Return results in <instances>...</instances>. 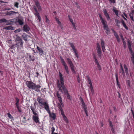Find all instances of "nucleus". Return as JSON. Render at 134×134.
<instances>
[{"instance_id": "3c124183", "label": "nucleus", "mask_w": 134, "mask_h": 134, "mask_svg": "<svg viewBox=\"0 0 134 134\" xmlns=\"http://www.w3.org/2000/svg\"><path fill=\"white\" fill-rule=\"evenodd\" d=\"M15 105L16 106V107L18 109H19V103L16 102L15 103Z\"/></svg>"}, {"instance_id": "393cba45", "label": "nucleus", "mask_w": 134, "mask_h": 134, "mask_svg": "<svg viewBox=\"0 0 134 134\" xmlns=\"http://www.w3.org/2000/svg\"><path fill=\"white\" fill-rule=\"evenodd\" d=\"M37 48L39 52V53L41 55L43 54V51L42 49L40 48L38 46H37Z\"/></svg>"}, {"instance_id": "9d476101", "label": "nucleus", "mask_w": 134, "mask_h": 134, "mask_svg": "<svg viewBox=\"0 0 134 134\" xmlns=\"http://www.w3.org/2000/svg\"><path fill=\"white\" fill-rule=\"evenodd\" d=\"M93 57L94 59V62H95L96 65L97 66L98 69L99 70H100L101 69V67L100 65L99 64L98 62L96 59L95 56L94 55Z\"/></svg>"}, {"instance_id": "603ef678", "label": "nucleus", "mask_w": 134, "mask_h": 134, "mask_svg": "<svg viewBox=\"0 0 134 134\" xmlns=\"http://www.w3.org/2000/svg\"><path fill=\"white\" fill-rule=\"evenodd\" d=\"M72 25L73 26V27L74 29L75 30H76V28L75 26V25L74 23H72Z\"/></svg>"}, {"instance_id": "a19ab883", "label": "nucleus", "mask_w": 134, "mask_h": 134, "mask_svg": "<svg viewBox=\"0 0 134 134\" xmlns=\"http://www.w3.org/2000/svg\"><path fill=\"white\" fill-rule=\"evenodd\" d=\"M67 62L68 64H69V63H70L71 62H72L71 60L69 59V58H67L66 59Z\"/></svg>"}, {"instance_id": "ea45409f", "label": "nucleus", "mask_w": 134, "mask_h": 134, "mask_svg": "<svg viewBox=\"0 0 134 134\" xmlns=\"http://www.w3.org/2000/svg\"><path fill=\"white\" fill-rule=\"evenodd\" d=\"M19 3L16 2L14 3V6L16 7L17 8H18Z\"/></svg>"}, {"instance_id": "e433bc0d", "label": "nucleus", "mask_w": 134, "mask_h": 134, "mask_svg": "<svg viewBox=\"0 0 134 134\" xmlns=\"http://www.w3.org/2000/svg\"><path fill=\"white\" fill-rule=\"evenodd\" d=\"M131 54L132 55V57H131V60L132 61L133 63L134 64V56L133 55V54L132 52H131Z\"/></svg>"}, {"instance_id": "49530a36", "label": "nucleus", "mask_w": 134, "mask_h": 134, "mask_svg": "<svg viewBox=\"0 0 134 134\" xmlns=\"http://www.w3.org/2000/svg\"><path fill=\"white\" fill-rule=\"evenodd\" d=\"M113 31L114 32V35H115L116 37L119 36L118 34H117V33L114 30H113Z\"/></svg>"}, {"instance_id": "412c9836", "label": "nucleus", "mask_w": 134, "mask_h": 134, "mask_svg": "<svg viewBox=\"0 0 134 134\" xmlns=\"http://www.w3.org/2000/svg\"><path fill=\"white\" fill-rule=\"evenodd\" d=\"M101 21L103 27L108 26L107 22L104 19Z\"/></svg>"}, {"instance_id": "1a4fd4ad", "label": "nucleus", "mask_w": 134, "mask_h": 134, "mask_svg": "<svg viewBox=\"0 0 134 134\" xmlns=\"http://www.w3.org/2000/svg\"><path fill=\"white\" fill-rule=\"evenodd\" d=\"M17 19L16 18L9 20H8L7 23H6V25H7L11 24H12L15 23Z\"/></svg>"}, {"instance_id": "37998d69", "label": "nucleus", "mask_w": 134, "mask_h": 134, "mask_svg": "<svg viewBox=\"0 0 134 134\" xmlns=\"http://www.w3.org/2000/svg\"><path fill=\"white\" fill-rule=\"evenodd\" d=\"M109 1L110 2V3H115V0H109Z\"/></svg>"}, {"instance_id": "5fc2aeb1", "label": "nucleus", "mask_w": 134, "mask_h": 134, "mask_svg": "<svg viewBox=\"0 0 134 134\" xmlns=\"http://www.w3.org/2000/svg\"><path fill=\"white\" fill-rule=\"evenodd\" d=\"M77 79L78 82L80 83V80L79 76H78Z\"/></svg>"}, {"instance_id": "4be33fe9", "label": "nucleus", "mask_w": 134, "mask_h": 134, "mask_svg": "<svg viewBox=\"0 0 134 134\" xmlns=\"http://www.w3.org/2000/svg\"><path fill=\"white\" fill-rule=\"evenodd\" d=\"M101 45L102 47V49L103 51L104 52L105 49V47L104 46V42L103 40L102 39L101 40Z\"/></svg>"}, {"instance_id": "052dcab7", "label": "nucleus", "mask_w": 134, "mask_h": 134, "mask_svg": "<svg viewBox=\"0 0 134 134\" xmlns=\"http://www.w3.org/2000/svg\"><path fill=\"white\" fill-rule=\"evenodd\" d=\"M122 41L123 42V44L124 46H125L126 45V43L124 41V39L123 40H122Z\"/></svg>"}, {"instance_id": "f8f14e48", "label": "nucleus", "mask_w": 134, "mask_h": 134, "mask_svg": "<svg viewBox=\"0 0 134 134\" xmlns=\"http://www.w3.org/2000/svg\"><path fill=\"white\" fill-rule=\"evenodd\" d=\"M69 65L71 70L72 72L76 74V73L74 69V67L72 62H71L70 63H69Z\"/></svg>"}, {"instance_id": "39448f33", "label": "nucleus", "mask_w": 134, "mask_h": 134, "mask_svg": "<svg viewBox=\"0 0 134 134\" xmlns=\"http://www.w3.org/2000/svg\"><path fill=\"white\" fill-rule=\"evenodd\" d=\"M37 100L41 106L44 105V104L46 102L44 99L41 97H38L37 98Z\"/></svg>"}, {"instance_id": "7c9ffc66", "label": "nucleus", "mask_w": 134, "mask_h": 134, "mask_svg": "<svg viewBox=\"0 0 134 134\" xmlns=\"http://www.w3.org/2000/svg\"><path fill=\"white\" fill-rule=\"evenodd\" d=\"M8 20H7L4 19H2L0 20V23H2L4 22L5 23H7Z\"/></svg>"}, {"instance_id": "72a5a7b5", "label": "nucleus", "mask_w": 134, "mask_h": 134, "mask_svg": "<svg viewBox=\"0 0 134 134\" xmlns=\"http://www.w3.org/2000/svg\"><path fill=\"white\" fill-rule=\"evenodd\" d=\"M121 23L122 24V25L127 30L128 29V27L126 26V24H125V22L123 20H122L121 21Z\"/></svg>"}, {"instance_id": "c03bdc74", "label": "nucleus", "mask_w": 134, "mask_h": 134, "mask_svg": "<svg viewBox=\"0 0 134 134\" xmlns=\"http://www.w3.org/2000/svg\"><path fill=\"white\" fill-rule=\"evenodd\" d=\"M7 115L8 116L10 119H12L13 118V117L10 113H8Z\"/></svg>"}, {"instance_id": "bf43d9fd", "label": "nucleus", "mask_w": 134, "mask_h": 134, "mask_svg": "<svg viewBox=\"0 0 134 134\" xmlns=\"http://www.w3.org/2000/svg\"><path fill=\"white\" fill-rule=\"evenodd\" d=\"M114 12H115V13L117 15H118V11L116 10H114Z\"/></svg>"}, {"instance_id": "f3484780", "label": "nucleus", "mask_w": 134, "mask_h": 134, "mask_svg": "<svg viewBox=\"0 0 134 134\" xmlns=\"http://www.w3.org/2000/svg\"><path fill=\"white\" fill-rule=\"evenodd\" d=\"M44 108L47 111V112L49 113H50V111L49 110V106L48 104L46 102L44 104Z\"/></svg>"}, {"instance_id": "4d7b16f0", "label": "nucleus", "mask_w": 134, "mask_h": 134, "mask_svg": "<svg viewBox=\"0 0 134 134\" xmlns=\"http://www.w3.org/2000/svg\"><path fill=\"white\" fill-rule=\"evenodd\" d=\"M72 49L75 54H76V53H77L76 52V50L75 49V48Z\"/></svg>"}, {"instance_id": "6ab92c4d", "label": "nucleus", "mask_w": 134, "mask_h": 134, "mask_svg": "<svg viewBox=\"0 0 134 134\" xmlns=\"http://www.w3.org/2000/svg\"><path fill=\"white\" fill-rule=\"evenodd\" d=\"M57 96L58 97V100L60 103V104L62 106L63 105V103L62 99L60 95L58 92L57 93Z\"/></svg>"}, {"instance_id": "a18cd8bd", "label": "nucleus", "mask_w": 134, "mask_h": 134, "mask_svg": "<svg viewBox=\"0 0 134 134\" xmlns=\"http://www.w3.org/2000/svg\"><path fill=\"white\" fill-rule=\"evenodd\" d=\"M21 31V30L20 29H19L17 30H15L14 31V32L15 33H18L20 32Z\"/></svg>"}, {"instance_id": "f704fd0d", "label": "nucleus", "mask_w": 134, "mask_h": 134, "mask_svg": "<svg viewBox=\"0 0 134 134\" xmlns=\"http://www.w3.org/2000/svg\"><path fill=\"white\" fill-rule=\"evenodd\" d=\"M115 22L116 23V24L118 26H119L120 24V22L117 19L115 20Z\"/></svg>"}, {"instance_id": "0e129e2a", "label": "nucleus", "mask_w": 134, "mask_h": 134, "mask_svg": "<svg viewBox=\"0 0 134 134\" xmlns=\"http://www.w3.org/2000/svg\"><path fill=\"white\" fill-rule=\"evenodd\" d=\"M120 37H121L122 40H123L124 39V38L123 37L122 35L121 34L120 35Z\"/></svg>"}, {"instance_id": "de8ad7c7", "label": "nucleus", "mask_w": 134, "mask_h": 134, "mask_svg": "<svg viewBox=\"0 0 134 134\" xmlns=\"http://www.w3.org/2000/svg\"><path fill=\"white\" fill-rule=\"evenodd\" d=\"M55 129L54 127H52V134H53L54 133V131Z\"/></svg>"}, {"instance_id": "a211bd4d", "label": "nucleus", "mask_w": 134, "mask_h": 134, "mask_svg": "<svg viewBox=\"0 0 134 134\" xmlns=\"http://www.w3.org/2000/svg\"><path fill=\"white\" fill-rule=\"evenodd\" d=\"M104 29L105 30V32L108 35L110 34V30L109 29V28L108 26H106L104 27Z\"/></svg>"}, {"instance_id": "c756f323", "label": "nucleus", "mask_w": 134, "mask_h": 134, "mask_svg": "<svg viewBox=\"0 0 134 134\" xmlns=\"http://www.w3.org/2000/svg\"><path fill=\"white\" fill-rule=\"evenodd\" d=\"M55 20H56V21H57V22L58 24L61 27V28H62V25L61 24V22H60V21L57 18H55Z\"/></svg>"}, {"instance_id": "a878e982", "label": "nucleus", "mask_w": 134, "mask_h": 134, "mask_svg": "<svg viewBox=\"0 0 134 134\" xmlns=\"http://www.w3.org/2000/svg\"><path fill=\"white\" fill-rule=\"evenodd\" d=\"M134 15V10H133L131 13L129 14V16H130L131 19L132 21H134L133 15Z\"/></svg>"}, {"instance_id": "7ed1b4c3", "label": "nucleus", "mask_w": 134, "mask_h": 134, "mask_svg": "<svg viewBox=\"0 0 134 134\" xmlns=\"http://www.w3.org/2000/svg\"><path fill=\"white\" fill-rule=\"evenodd\" d=\"M30 108L33 112V114L34 115L33 116L34 120L36 123L39 122L38 115L35 112V109L34 108L32 107H31Z\"/></svg>"}, {"instance_id": "2f4dec72", "label": "nucleus", "mask_w": 134, "mask_h": 134, "mask_svg": "<svg viewBox=\"0 0 134 134\" xmlns=\"http://www.w3.org/2000/svg\"><path fill=\"white\" fill-rule=\"evenodd\" d=\"M124 67L125 69V72L126 73V74H128V69H127V66L126 65H124Z\"/></svg>"}, {"instance_id": "5701e85b", "label": "nucleus", "mask_w": 134, "mask_h": 134, "mask_svg": "<svg viewBox=\"0 0 134 134\" xmlns=\"http://www.w3.org/2000/svg\"><path fill=\"white\" fill-rule=\"evenodd\" d=\"M21 119L22 122L24 124L26 123V118L23 116H22L21 118Z\"/></svg>"}, {"instance_id": "0eeeda50", "label": "nucleus", "mask_w": 134, "mask_h": 134, "mask_svg": "<svg viewBox=\"0 0 134 134\" xmlns=\"http://www.w3.org/2000/svg\"><path fill=\"white\" fill-rule=\"evenodd\" d=\"M81 104L82 105V107L84 109L85 112L86 114V116H88V114L87 113V107L85 105V104L83 101L82 99H81Z\"/></svg>"}, {"instance_id": "4c0bfd02", "label": "nucleus", "mask_w": 134, "mask_h": 134, "mask_svg": "<svg viewBox=\"0 0 134 134\" xmlns=\"http://www.w3.org/2000/svg\"><path fill=\"white\" fill-rule=\"evenodd\" d=\"M121 71L123 75V76H124L125 75V72L124 71V69L123 68H120V72H121Z\"/></svg>"}, {"instance_id": "dca6fc26", "label": "nucleus", "mask_w": 134, "mask_h": 134, "mask_svg": "<svg viewBox=\"0 0 134 134\" xmlns=\"http://www.w3.org/2000/svg\"><path fill=\"white\" fill-rule=\"evenodd\" d=\"M103 12L104 14V15L105 16L106 18H107V20H110L111 21L110 18L109 17V14L107 13L106 10L105 9L104 10Z\"/></svg>"}, {"instance_id": "f03ea898", "label": "nucleus", "mask_w": 134, "mask_h": 134, "mask_svg": "<svg viewBox=\"0 0 134 134\" xmlns=\"http://www.w3.org/2000/svg\"><path fill=\"white\" fill-rule=\"evenodd\" d=\"M26 84L27 87L29 88L34 90L36 91H37L38 88L40 87V86L36 85L33 82L30 81H27Z\"/></svg>"}, {"instance_id": "9b49d317", "label": "nucleus", "mask_w": 134, "mask_h": 134, "mask_svg": "<svg viewBox=\"0 0 134 134\" xmlns=\"http://www.w3.org/2000/svg\"><path fill=\"white\" fill-rule=\"evenodd\" d=\"M33 8L35 12V15L37 17L38 19L39 20V21H40L41 20V17L39 15V13L38 12L37 8H36L35 6L33 7Z\"/></svg>"}, {"instance_id": "4468645a", "label": "nucleus", "mask_w": 134, "mask_h": 134, "mask_svg": "<svg viewBox=\"0 0 134 134\" xmlns=\"http://www.w3.org/2000/svg\"><path fill=\"white\" fill-rule=\"evenodd\" d=\"M18 12H15L13 11H10L9 12H8L6 13V14L7 15L9 16H12L15 14H18Z\"/></svg>"}, {"instance_id": "13d9d810", "label": "nucleus", "mask_w": 134, "mask_h": 134, "mask_svg": "<svg viewBox=\"0 0 134 134\" xmlns=\"http://www.w3.org/2000/svg\"><path fill=\"white\" fill-rule=\"evenodd\" d=\"M109 125H110V126L112 127L113 125L111 121H109Z\"/></svg>"}, {"instance_id": "69168bd1", "label": "nucleus", "mask_w": 134, "mask_h": 134, "mask_svg": "<svg viewBox=\"0 0 134 134\" xmlns=\"http://www.w3.org/2000/svg\"><path fill=\"white\" fill-rule=\"evenodd\" d=\"M75 54L76 56L77 57V58H79V55H78V54L77 53H76Z\"/></svg>"}, {"instance_id": "473e14b6", "label": "nucleus", "mask_w": 134, "mask_h": 134, "mask_svg": "<svg viewBox=\"0 0 134 134\" xmlns=\"http://www.w3.org/2000/svg\"><path fill=\"white\" fill-rule=\"evenodd\" d=\"M18 22L19 24L20 25H22L23 24V22L22 19H19L18 20Z\"/></svg>"}, {"instance_id": "8fccbe9b", "label": "nucleus", "mask_w": 134, "mask_h": 134, "mask_svg": "<svg viewBox=\"0 0 134 134\" xmlns=\"http://www.w3.org/2000/svg\"><path fill=\"white\" fill-rule=\"evenodd\" d=\"M88 81L89 84L90 85L92 84V83H91V80H90V79L89 78H88Z\"/></svg>"}, {"instance_id": "ddd939ff", "label": "nucleus", "mask_w": 134, "mask_h": 134, "mask_svg": "<svg viewBox=\"0 0 134 134\" xmlns=\"http://www.w3.org/2000/svg\"><path fill=\"white\" fill-rule=\"evenodd\" d=\"M15 40L16 41H18V42H19V43L20 45V46L21 47H22L23 44V42L22 40L21 39L20 37L18 36H17L15 38Z\"/></svg>"}, {"instance_id": "338daca9", "label": "nucleus", "mask_w": 134, "mask_h": 134, "mask_svg": "<svg viewBox=\"0 0 134 134\" xmlns=\"http://www.w3.org/2000/svg\"><path fill=\"white\" fill-rule=\"evenodd\" d=\"M90 89H92V88H93L92 87V84L90 85Z\"/></svg>"}, {"instance_id": "b1692460", "label": "nucleus", "mask_w": 134, "mask_h": 134, "mask_svg": "<svg viewBox=\"0 0 134 134\" xmlns=\"http://www.w3.org/2000/svg\"><path fill=\"white\" fill-rule=\"evenodd\" d=\"M61 105L60 104V103H58V107L59 108L61 112V114L63 116L64 115H65L64 114V112L63 111V110L61 106Z\"/></svg>"}, {"instance_id": "680f3d73", "label": "nucleus", "mask_w": 134, "mask_h": 134, "mask_svg": "<svg viewBox=\"0 0 134 134\" xmlns=\"http://www.w3.org/2000/svg\"><path fill=\"white\" fill-rule=\"evenodd\" d=\"M16 102L19 103V99L17 98H16Z\"/></svg>"}, {"instance_id": "423d86ee", "label": "nucleus", "mask_w": 134, "mask_h": 134, "mask_svg": "<svg viewBox=\"0 0 134 134\" xmlns=\"http://www.w3.org/2000/svg\"><path fill=\"white\" fill-rule=\"evenodd\" d=\"M97 51L98 55L99 57L100 58L102 56V54H101V49L100 46L98 43H97Z\"/></svg>"}, {"instance_id": "bb28decb", "label": "nucleus", "mask_w": 134, "mask_h": 134, "mask_svg": "<svg viewBox=\"0 0 134 134\" xmlns=\"http://www.w3.org/2000/svg\"><path fill=\"white\" fill-rule=\"evenodd\" d=\"M3 29H5L7 30H14L13 27L12 26H7L6 27H4Z\"/></svg>"}, {"instance_id": "6e6552de", "label": "nucleus", "mask_w": 134, "mask_h": 134, "mask_svg": "<svg viewBox=\"0 0 134 134\" xmlns=\"http://www.w3.org/2000/svg\"><path fill=\"white\" fill-rule=\"evenodd\" d=\"M22 37L25 41L30 40L31 38L30 36L25 34H23L22 36Z\"/></svg>"}, {"instance_id": "f257e3e1", "label": "nucleus", "mask_w": 134, "mask_h": 134, "mask_svg": "<svg viewBox=\"0 0 134 134\" xmlns=\"http://www.w3.org/2000/svg\"><path fill=\"white\" fill-rule=\"evenodd\" d=\"M59 76L60 77V80L61 84H60L58 81V86L59 90L62 92L63 91L64 93L66 95L67 98L71 100L70 96L68 93V91L64 84L63 78L62 77V74L60 72L59 73Z\"/></svg>"}, {"instance_id": "e2e57ef3", "label": "nucleus", "mask_w": 134, "mask_h": 134, "mask_svg": "<svg viewBox=\"0 0 134 134\" xmlns=\"http://www.w3.org/2000/svg\"><path fill=\"white\" fill-rule=\"evenodd\" d=\"M91 92H92V93L93 94L94 93V90L93 88H92V89H91Z\"/></svg>"}, {"instance_id": "aec40b11", "label": "nucleus", "mask_w": 134, "mask_h": 134, "mask_svg": "<svg viewBox=\"0 0 134 134\" xmlns=\"http://www.w3.org/2000/svg\"><path fill=\"white\" fill-rule=\"evenodd\" d=\"M30 28L26 25H25L23 27V30L25 32L28 31L30 30Z\"/></svg>"}, {"instance_id": "79ce46f5", "label": "nucleus", "mask_w": 134, "mask_h": 134, "mask_svg": "<svg viewBox=\"0 0 134 134\" xmlns=\"http://www.w3.org/2000/svg\"><path fill=\"white\" fill-rule=\"evenodd\" d=\"M69 44H70V45L71 46V47L72 49L75 48V46H74V44H73L72 43H70Z\"/></svg>"}, {"instance_id": "58836bf2", "label": "nucleus", "mask_w": 134, "mask_h": 134, "mask_svg": "<svg viewBox=\"0 0 134 134\" xmlns=\"http://www.w3.org/2000/svg\"><path fill=\"white\" fill-rule=\"evenodd\" d=\"M63 117L65 121V122L67 123L68 122V119L65 115H64Z\"/></svg>"}, {"instance_id": "774afa93", "label": "nucleus", "mask_w": 134, "mask_h": 134, "mask_svg": "<svg viewBox=\"0 0 134 134\" xmlns=\"http://www.w3.org/2000/svg\"><path fill=\"white\" fill-rule=\"evenodd\" d=\"M70 21H71V22L72 24V23H73V22H72L73 21V20L72 19H70Z\"/></svg>"}, {"instance_id": "864d4df0", "label": "nucleus", "mask_w": 134, "mask_h": 134, "mask_svg": "<svg viewBox=\"0 0 134 134\" xmlns=\"http://www.w3.org/2000/svg\"><path fill=\"white\" fill-rule=\"evenodd\" d=\"M46 22L47 23H49V20L47 19V18L46 16Z\"/></svg>"}, {"instance_id": "20e7f679", "label": "nucleus", "mask_w": 134, "mask_h": 134, "mask_svg": "<svg viewBox=\"0 0 134 134\" xmlns=\"http://www.w3.org/2000/svg\"><path fill=\"white\" fill-rule=\"evenodd\" d=\"M60 58L61 59V63L62 65L64 66L66 71L68 74H69V71L68 70V67L66 63L65 62L64 59L63 58H62L61 57H60Z\"/></svg>"}, {"instance_id": "c85d7f7f", "label": "nucleus", "mask_w": 134, "mask_h": 134, "mask_svg": "<svg viewBox=\"0 0 134 134\" xmlns=\"http://www.w3.org/2000/svg\"><path fill=\"white\" fill-rule=\"evenodd\" d=\"M115 77L116 78V81L117 82V84L118 87L119 88H120V85L119 84V81H118V75L117 74H116L115 75Z\"/></svg>"}, {"instance_id": "6e6d98bb", "label": "nucleus", "mask_w": 134, "mask_h": 134, "mask_svg": "<svg viewBox=\"0 0 134 134\" xmlns=\"http://www.w3.org/2000/svg\"><path fill=\"white\" fill-rule=\"evenodd\" d=\"M116 39H117V40H118V42H120V38L119 37V36L116 37Z\"/></svg>"}, {"instance_id": "09e8293b", "label": "nucleus", "mask_w": 134, "mask_h": 134, "mask_svg": "<svg viewBox=\"0 0 134 134\" xmlns=\"http://www.w3.org/2000/svg\"><path fill=\"white\" fill-rule=\"evenodd\" d=\"M99 17L100 19V21L104 20V19L102 18L101 15L100 14H99Z\"/></svg>"}, {"instance_id": "c9c22d12", "label": "nucleus", "mask_w": 134, "mask_h": 134, "mask_svg": "<svg viewBox=\"0 0 134 134\" xmlns=\"http://www.w3.org/2000/svg\"><path fill=\"white\" fill-rule=\"evenodd\" d=\"M50 115L51 117L53 119H55V115L54 113H52Z\"/></svg>"}, {"instance_id": "cd10ccee", "label": "nucleus", "mask_w": 134, "mask_h": 134, "mask_svg": "<svg viewBox=\"0 0 134 134\" xmlns=\"http://www.w3.org/2000/svg\"><path fill=\"white\" fill-rule=\"evenodd\" d=\"M128 48L129 50L130 51V52H132V49L131 48V44L130 42L129 41H128Z\"/></svg>"}, {"instance_id": "2eb2a0df", "label": "nucleus", "mask_w": 134, "mask_h": 134, "mask_svg": "<svg viewBox=\"0 0 134 134\" xmlns=\"http://www.w3.org/2000/svg\"><path fill=\"white\" fill-rule=\"evenodd\" d=\"M35 5H34V6H35L36 7H36L37 8L38 10L39 11H40L41 10V7L40 5V4L37 1L35 2Z\"/></svg>"}]
</instances>
